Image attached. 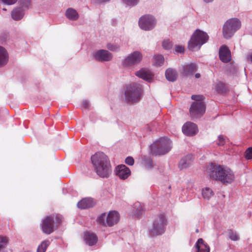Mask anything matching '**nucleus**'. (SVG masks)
Here are the masks:
<instances>
[{"label": "nucleus", "instance_id": "1a4fd4ad", "mask_svg": "<svg viewBox=\"0 0 252 252\" xmlns=\"http://www.w3.org/2000/svg\"><path fill=\"white\" fill-rule=\"evenodd\" d=\"M143 55L139 51H134L126 56L122 61V65L124 67L131 68L141 63Z\"/></svg>", "mask_w": 252, "mask_h": 252}, {"label": "nucleus", "instance_id": "49530a36", "mask_svg": "<svg viewBox=\"0 0 252 252\" xmlns=\"http://www.w3.org/2000/svg\"><path fill=\"white\" fill-rule=\"evenodd\" d=\"M147 166L148 168H151L152 167V161L151 160L149 161Z\"/></svg>", "mask_w": 252, "mask_h": 252}, {"label": "nucleus", "instance_id": "0eeeda50", "mask_svg": "<svg viewBox=\"0 0 252 252\" xmlns=\"http://www.w3.org/2000/svg\"><path fill=\"white\" fill-rule=\"evenodd\" d=\"M241 26V21L237 18H231L224 23L222 33L224 37L226 39L231 37L234 33L239 30Z\"/></svg>", "mask_w": 252, "mask_h": 252}, {"label": "nucleus", "instance_id": "de8ad7c7", "mask_svg": "<svg viewBox=\"0 0 252 252\" xmlns=\"http://www.w3.org/2000/svg\"><path fill=\"white\" fill-rule=\"evenodd\" d=\"M205 3H210L213 2L214 0H203Z\"/></svg>", "mask_w": 252, "mask_h": 252}, {"label": "nucleus", "instance_id": "37998d69", "mask_svg": "<svg viewBox=\"0 0 252 252\" xmlns=\"http://www.w3.org/2000/svg\"><path fill=\"white\" fill-rule=\"evenodd\" d=\"M185 48L182 46H177L175 47V51L177 53H182L184 52Z\"/></svg>", "mask_w": 252, "mask_h": 252}, {"label": "nucleus", "instance_id": "09e8293b", "mask_svg": "<svg viewBox=\"0 0 252 252\" xmlns=\"http://www.w3.org/2000/svg\"><path fill=\"white\" fill-rule=\"evenodd\" d=\"M109 0H97V1L99 2H106V1H108Z\"/></svg>", "mask_w": 252, "mask_h": 252}, {"label": "nucleus", "instance_id": "4468645a", "mask_svg": "<svg viewBox=\"0 0 252 252\" xmlns=\"http://www.w3.org/2000/svg\"><path fill=\"white\" fill-rule=\"evenodd\" d=\"M115 173L120 179L125 180L130 175L131 171L125 165L121 164L116 167Z\"/></svg>", "mask_w": 252, "mask_h": 252}, {"label": "nucleus", "instance_id": "a18cd8bd", "mask_svg": "<svg viewBox=\"0 0 252 252\" xmlns=\"http://www.w3.org/2000/svg\"><path fill=\"white\" fill-rule=\"evenodd\" d=\"M246 59L248 61L252 63V52H251L247 55Z\"/></svg>", "mask_w": 252, "mask_h": 252}, {"label": "nucleus", "instance_id": "f257e3e1", "mask_svg": "<svg viewBox=\"0 0 252 252\" xmlns=\"http://www.w3.org/2000/svg\"><path fill=\"white\" fill-rule=\"evenodd\" d=\"M207 173L212 179L220 181L225 185L231 184L235 178L234 173L231 169L222 165H210Z\"/></svg>", "mask_w": 252, "mask_h": 252}, {"label": "nucleus", "instance_id": "412c9836", "mask_svg": "<svg viewBox=\"0 0 252 252\" xmlns=\"http://www.w3.org/2000/svg\"><path fill=\"white\" fill-rule=\"evenodd\" d=\"M193 160V158L192 155H187L180 160L179 167L181 169L187 168L192 164Z\"/></svg>", "mask_w": 252, "mask_h": 252}, {"label": "nucleus", "instance_id": "c9c22d12", "mask_svg": "<svg viewBox=\"0 0 252 252\" xmlns=\"http://www.w3.org/2000/svg\"><path fill=\"white\" fill-rule=\"evenodd\" d=\"M216 89L219 93H222L224 90V86L223 83L219 82L216 85Z\"/></svg>", "mask_w": 252, "mask_h": 252}, {"label": "nucleus", "instance_id": "ddd939ff", "mask_svg": "<svg viewBox=\"0 0 252 252\" xmlns=\"http://www.w3.org/2000/svg\"><path fill=\"white\" fill-rule=\"evenodd\" d=\"M94 58L99 62H109L113 58L112 54L108 50L100 49L94 52L93 54Z\"/></svg>", "mask_w": 252, "mask_h": 252}, {"label": "nucleus", "instance_id": "8fccbe9b", "mask_svg": "<svg viewBox=\"0 0 252 252\" xmlns=\"http://www.w3.org/2000/svg\"><path fill=\"white\" fill-rule=\"evenodd\" d=\"M195 76L196 78H199L200 77V75L199 73H196Z\"/></svg>", "mask_w": 252, "mask_h": 252}, {"label": "nucleus", "instance_id": "7ed1b4c3", "mask_svg": "<svg viewBox=\"0 0 252 252\" xmlns=\"http://www.w3.org/2000/svg\"><path fill=\"white\" fill-rule=\"evenodd\" d=\"M167 220L164 214H159L155 216L152 226L149 229V235L156 236L162 234L165 231Z\"/></svg>", "mask_w": 252, "mask_h": 252}, {"label": "nucleus", "instance_id": "b1692460", "mask_svg": "<svg viewBox=\"0 0 252 252\" xmlns=\"http://www.w3.org/2000/svg\"><path fill=\"white\" fill-rule=\"evenodd\" d=\"M8 61V54L6 50L0 46V67L5 65Z\"/></svg>", "mask_w": 252, "mask_h": 252}, {"label": "nucleus", "instance_id": "bb28decb", "mask_svg": "<svg viewBox=\"0 0 252 252\" xmlns=\"http://www.w3.org/2000/svg\"><path fill=\"white\" fill-rule=\"evenodd\" d=\"M132 213L134 216H140L143 213V209L139 202H136L132 207Z\"/></svg>", "mask_w": 252, "mask_h": 252}, {"label": "nucleus", "instance_id": "dca6fc26", "mask_svg": "<svg viewBox=\"0 0 252 252\" xmlns=\"http://www.w3.org/2000/svg\"><path fill=\"white\" fill-rule=\"evenodd\" d=\"M219 58L223 63H228L231 60V53L226 46L220 47L219 50Z\"/></svg>", "mask_w": 252, "mask_h": 252}, {"label": "nucleus", "instance_id": "c756f323", "mask_svg": "<svg viewBox=\"0 0 252 252\" xmlns=\"http://www.w3.org/2000/svg\"><path fill=\"white\" fill-rule=\"evenodd\" d=\"M50 244V241L46 240L43 241L38 246L37 252H45Z\"/></svg>", "mask_w": 252, "mask_h": 252}, {"label": "nucleus", "instance_id": "9b49d317", "mask_svg": "<svg viewBox=\"0 0 252 252\" xmlns=\"http://www.w3.org/2000/svg\"><path fill=\"white\" fill-rule=\"evenodd\" d=\"M58 219L56 222L60 221V218L58 215L47 216L42 220L41 228L43 232L47 234H50L53 232L54 229L55 220Z\"/></svg>", "mask_w": 252, "mask_h": 252}, {"label": "nucleus", "instance_id": "393cba45", "mask_svg": "<svg viewBox=\"0 0 252 252\" xmlns=\"http://www.w3.org/2000/svg\"><path fill=\"white\" fill-rule=\"evenodd\" d=\"M165 77L169 81L173 82L175 81L177 78V71L171 68H169L165 71Z\"/></svg>", "mask_w": 252, "mask_h": 252}, {"label": "nucleus", "instance_id": "79ce46f5", "mask_svg": "<svg viewBox=\"0 0 252 252\" xmlns=\"http://www.w3.org/2000/svg\"><path fill=\"white\" fill-rule=\"evenodd\" d=\"M191 98L196 100V101H202V100L203 98V96L202 95H192L191 96Z\"/></svg>", "mask_w": 252, "mask_h": 252}, {"label": "nucleus", "instance_id": "e433bc0d", "mask_svg": "<svg viewBox=\"0 0 252 252\" xmlns=\"http://www.w3.org/2000/svg\"><path fill=\"white\" fill-rule=\"evenodd\" d=\"M162 47L166 50H169L172 47V44L169 40H165L162 42Z\"/></svg>", "mask_w": 252, "mask_h": 252}, {"label": "nucleus", "instance_id": "a19ab883", "mask_svg": "<svg viewBox=\"0 0 252 252\" xmlns=\"http://www.w3.org/2000/svg\"><path fill=\"white\" fill-rule=\"evenodd\" d=\"M18 0H1L2 2L6 5L14 4Z\"/></svg>", "mask_w": 252, "mask_h": 252}, {"label": "nucleus", "instance_id": "c85d7f7f", "mask_svg": "<svg viewBox=\"0 0 252 252\" xmlns=\"http://www.w3.org/2000/svg\"><path fill=\"white\" fill-rule=\"evenodd\" d=\"M202 195L204 199L208 200L213 195V191L209 188H205L202 190Z\"/></svg>", "mask_w": 252, "mask_h": 252}, {"label": "nucleus", "instance_id": "6e6552de", "mask_svg": "<svg viewBox=\"0 0 252 252\" xmlns=\"http://www.w3.org/2000/svg\"><path fill=\"white\" fill-rule=\"evenodd\" d=\"M120 215L116 211H109L107 214L102 213L97 219L99 223L108 226L117 224L120 220Z\"/></svg>", "mask_w": 252, "mask_h": 252}, {"label": "nucleus", "instance_id": "c03bdc74", "mask_svg": "<svg viewBox=\"0 0 252 252\" xmlns=\"http://www.w3.org/2000/svg\"><path fill=\"white\" fill-rule=\"evenodd\" d=\"M89 101L86 100H84L82 102V108L87 109L89 107Z\"/></svg>", "mask_w": 252, "mask_h": 252}, {"label": "nucleus", "instance_id": "7c9ffc66", "mask_svg": "<svg viewBox=\"0 0 252 252\" xmlns=\"http://www.w3.org/2000/svg\"><path fill=\"white\" fill-rule=\"evenodd\" d=\"M106 48L111 51L117 52L120 50L121 46L118 43H108L106 45Z\"/></svg>", "mask_w": 252, "mask_h": 252}, {"label": "nucleus", "instance_id": "58836bf2", "mask_svg": "<svg viewBox=\"0 0 252 252\" xmlns=\"http://www.w3.org/2000/svg\"><path fill=\"white\" fill-rule=\"evenodd\" d=\"M125 162L128 165L131 166L134 163V159L131 157H128L125 159Z\"/></svg>", "mask_w": 252, "mask_h": 252}, {"label": "nucleus", "instance_id": "ea45409f", "mask_svg": "<svg viewBox=\"0 0 252 252\" xmlns=\"http://www.w3.org/2000/svg\"><path fill=\"white\" fill-rule=\"evenodd\" d=\"M20 4L24 7H28L31 3V0H20Z\"/></svg>", "mask_w": 252, "mask_h": 252}, {"label": "nucleus", "instance_id": "2f4dec72", "mask_svg": "<svg viewBox=\"0 0 252 252\" xmlns=\"http://www.w3.org/2000/svg\"><path fill=\"white\" fill-rule=\"evenodd\" d=\"M8 240L6 237L0 235V252H3L7 246Z\"/></svg>", "mask_w": 252, "mask_h": 252}, {"label": "nucleus", "instance_id": "72a5a7b5", "mask_svg": "<svg viewBox=\"0 0 252 252\" xmlns=\"http://www.w3.org/2000/svg\"><path fill=\"white\" fill-rule=\"evenodd\" d=\"M122 1L125 5L132 7L138 3L139 0H122Z\"/></svg>", "mask_w": 252, "mask_h": 252}, {"label": "nucleus", "instance_id": "f8f14e48", "mask_svg": "<svg viewBox=\"0 0 252 252\" xmlns=\"http://www.w3.org/2000/svg\"><path fill=\"white\" fill-rule=\"evenodd\" d=\"M205 112V106L202 101L194 102L189 109L190 115L192 119L202 117Z\"/></svg>", "mask_w": 252, "mask_h": 252}, {"label": "nucleus", "instance_id": "f704fd0d", "mask_svg": "<svg viewBox=\"0 0 252 252\" xmlns=\"http://www.w3.org/2000/svg\"><path fill=\"white\" fill-rule=\"evenodd\" d=\"M225 142L226 139L224 136L220 135L218 137L216 143L218 146H223L225 144Z\"/></svg>", "mask_w": 252, "mask_h": 252}, {"label": "nucleus", "instance_id": "f3484780", "mask_svg": "<svg viewBox=\"0 0 252 252\" xmlns=\"http://www.w3.org/2000/svg\"><path fill=\"white\" fill-rule=\"evenodd\" d=\"M136 76L141 78L146 81H150L153 79V74L149 69L142 68L135 73Z\"/></svg>", "mask_w": 252, "mask_h": 252}, {"label": "nucleus", "instance_id": "cd10ccee", "mask_svg": "<svg viewBox=\"0 0 252 252\" xmlns=\"http://www.w3.org/2000/svg\"><path fill=\"white\" fill-rule=\"evenodd\" d=\"M164 63V58L161 55H155L153 58V65L156 66H160Z\"/></svg>", "mask_w": 252, "mask_h": 252}, {"label": "nucleus", "instance_id": "4c0bfd02", "mask_svg": "<svg viewBox=\"0 0 252 252\" xmlns=\"http://www.w3.org/2000/svg\"><path fill=\"white\" fill-rule=\"evenodd\" d=\"M245 157L248 159L252 158V147L247 149L245 153Z\"/></svg>", "mask_w": 252, "mask_h": 252}, {"label": "nucleus", "instance_id": "20e7f679", "mask_svg": "<svg viewBox=\"0 0 252 252\" xmlns=\"http://www.w3.org/2000/svg\"><path fill=\"white\" fill-rule=\"evenodd\" d=\"M150 148L153 155H163L171 150L172 142L167 138H160L153 143Z\"/></svg>", "mask_w": 252, "mask_h": 252}, {"label": "nucleus", "instance_id": "f03ea898", "mask_svg": "<svg viewBox=\"0 0 252 252\" xmlns=\"http://www.w3.org/2000/svg\"><path fill=\"white\" fill-rule=\"evenodd\" d=\"M91 159L97 174L101 177H107L111 173V166L107 156L102 152H98L92 157Z\"/></svg>", "mask_w": 252, "mask_h": 252}, {"label": "nucleus", "instance_id": "423d86ee", "mask_svg": "<svg viewBox=\"0 0 252 252\" xmlns=\"http://www.w3.org/2000/svg\"><path fill=\"white\" fill-rule=\"evenodd\" d=\"M141 86L137 83L128 85L125 92L126 101L127 103H135L139 101L142 95Z\"/></svg>", "mask_w": 252, "mask_h": 252}, {"label": "nucleus", "instance_id": "6ab92c4d", "mask_svg": "<svg viewBox=\"0 0 252 252\" xmlns=\"http://www.w3.org/2000/svg\"><path fill=\"white\" fill-rule=\"evenodd\" d=\"M25 15V11L21 7L14 8L11 12V17L15 21L21 20Z\"/></svg>", "mask_w": 252, "mask_h": 252}, {"label": "nucleus", "instance_id": "5701e85b", "mask_svg": "<svg viewBox=\"0 0 252 252\" xmlns=\"http://www.w3.org/2000/svg\"><path fill=\"white\" fill-rule=\"evenodd\" d=\"M65 15L68 19L71 21H76L79 17L77 11L72 8H67L65 11Z\"/></svg>", "mask_w": 252, "mask_h": 252}, {"label": "nucleus", "instance_id": "2eb2a0df", "mask_svg": "<svg viewBox=\"0 0 252 252\" xmlns=\"http://www.w3.org/2000/svg\"><path fill=\"white\" fill-rule=\"evenodd\" d=\"M182 131L185 135L192 136L198 131L197 126L191 122H187L182 127Z\"/></svg>", "mask_w": 252, "mask_h": 252}, {"label": "nucleus", "instance_id": "4be33fe9", "mask_svg": "<svg viewBox=\"0 0 252 252\" xmlns=\"http://www.w3.org/2000/svg\"><path fill=\"white\" fill-rule=\"evenodd\" d=\"M94 205V202L93 199L91 198H84L77 203L78 207L82 209L92 207Z\"/></svg>", "mask_w": 252, "mask_h": 252}, {"label": "nucleus", "instance_id": "473e14b6", "mask_svg": "<svg viewBox=\"0 0 252 252\" xmlns=\"http://www.w3.org/2000/svg\"><path fill=\"white\" fill-rule=\"evenodd\" d=\"M228 237L230 239L233 241H236L239 240V237L237 233L232 230L229 231Z\"/></svg>", "mask_w": 252, "mask_h": 252}, {"label": "nucleus", "instance_id": "9d476101", "mask_svg": "<svg viewBox=\"0 0 252 252\" xmlns=\"http://www.w3.org/2000/svg\"><path fill=\"white\" fill-rule=\"evenodd\" d=\"M138 24L142 30L146 31H151L156 27L157 20L153 15H144L140 18Z\"/></svg>", "mask_w": 252, "mask_h": 252}, {"label": "nucleus", "instance_id": "a211bd4d", "mask_svg": "<svg viewBox=\"0 0 252 252\" xmlns=\"http://www.w3.org/2000/svg\"><path fill=\"white\" fill-rule=\"evenodd\" d=\"M196 252H210L209 246L202 239L199 238L195 244Z\"/></svg>", "mask_w": 252, "mask_h": 252}, {"label": "nucleus", "instance_id": "39448f33", "mask_svg": "<svg viewBox=\"0 0 252 252\" xmlns=\"http://www.w3.org/2000/svg\"><path fill=\"white\" fill-rule=\"evenodd\" d=\"M209 36L207 33L196 30L192 35L188 43L189 49L192 51L200 49L201 46L208 41Z\"/></svg>", "mask_w": 252, "mask_h": 252}, {"label": "nucleus", "instance_id": "3c124183", "mask_svg": "<svg viewBox=\"0 0 252 252\" xmlns=\"http://www.w3.org/2000/svg\"><path fill=\"white\" fill-rule=\"evenodd\" d=\"M2 10H4V11H5V10H6V9H5V8H3V9H2Z\"/></svg>", "mask_w": 252, "mask_h": 252}, {"label": "nucleus", "instance_id": "a878e982", "mask_svg": "<svg viewBox=\"0 0 252 252\" xmlns=\"http://www.w3.org/2000/svg\"><path fill=\"white\" fill-rule=\"evenodd\" d=\"M197 69V66L194 63L185 64L183 67V73L185 75L192 74Z\"/></svg>", "mask_w": 252, "mask_h": 252}, {"label": "nucleus", "instance_id": "aec40b11", "mask_svg": "<svg viewBox=\"0 0 252 252\" xmlns=\"http://www.w3.org/2000/svg\"><path fill=\"white\" fill-rule=\"evenodd\" d=\"M84 240L86 244L89 246H93L97 242V237L92 232H86L84 235Z\"/></svg>", "mask_w": 252, "mask_h": 252}]
</instances>
